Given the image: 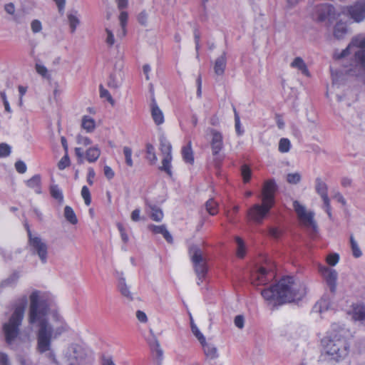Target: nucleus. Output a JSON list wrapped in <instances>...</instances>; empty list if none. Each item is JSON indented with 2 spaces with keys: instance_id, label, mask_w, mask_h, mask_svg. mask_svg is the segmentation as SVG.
Masks as SVG:
<instances>
[{
  "instance_id": "nucleus-1",
  "label": "nucleus",
  "mask_w": 365,
  "mask_h": 365,
  "mask_svg": "<svg viewBox=\"0 0 365 365\" xmlns=\"http://www.w3.org/2000/svg\"><path fill=\"white\" fill-rule=\"evenodd\" d=\"M28 322L31 325L38 327L36 331L37 351L44 354L48 351L49 359H54V354L51 351V341L63 332L66 328L61 327L53 329L49 323L47 316L49 312V306L44 296L39 291L33 292L30 297Z\"/></svg>"
},
{
  "instance_id": "nucleus-2",
  "label": "nucleus",
  "mask_w": 365,
  "mask_h": 365,
  "mask_svg": "<svg viewBox=\"0 0 365 365\" xmlns=\"http://www.w3.org/2000/svg\"><path fill=\"white\" fill-rule=\"evenodd\" d=\"M307 294L305 284L293 277H284L276 284L262 291V296L267 301L279 304L301 300Z\"/></svg>"
},
{
  "instance_id": "nucleus-3",
  "label": "nucleus",
  "mask_w": 365,
  "mask_h": 365,
  "mask_svg": "<svg viewBox=\"0 0 365 365\" xmlns=\"http://www.w3.org/2000/svg\"><path fill=\"white\" fill-rule=\"evenodd\" d=\"M349 335V331L344 325L333 323L327 336L322 339V353L329 359L337 362L347 359L350 352Z\"/></svg>"
},
{
  "instance_id": "nucleus-4",
  "label": "nucleus",
  "mask_w": 365,
  "mask_h": 365,
  "mask_svg": "<svg viewBox=\"0 0 365 365\" xmlns=\"http://www.w3.org/2000/svg\"><path fill=\"white\" fill-rule=\"evenodd\" d=\"M354 52V58L349 68L344 72L351 76H355L359 81H365V34H360L352 38L348 46L339 53L335 52L334 58L341 59Z\"/></svg>"
},
{
  "instance_id": "nucleus-5",
  "label": "nucleus",
  "mask_w": 365,
  "mask_h": 365,
  "mask_svg": "<svg viewBox=\"0 0 365 365\" xmlns=\"http://www.w3.org/2000/svg\"><path fill=\"white\" fill-rule=\"evenodd\" d=\"M28 304L26 295L17 299L13 313L9 320L4 323L2 331L6 344L14 349H17L21 342L20 327L24 317L25 310Z\"/></svg>"
},
{
  "instance_id": "nucleus-6",
  "label": "nucleus",
  "mask_w": 365,
  "mask_h": 365,
  "mask_svg": "<svg viewBox=\"0 0 365 365\" xmlns=\"http://www.w3.org/2000/svg\"><path fill=\"white\" fill-rule=\"evenodd\" d=\"M277 185L273 180L264 182L262 191V205L255 204L247 210V217L256 223H262L274 205Z\"/></svg>"
},
{
  "instance_id": "nucleus-7",
  "label": "nucleus",
  "mask_w": 365,
  "mask_h": 365,
  "mask_svg": "<svg viewBox=\"0 0 365 365\" xmlns=\"http://www.w3.org/2000/svg\"><path fill=\"white\" fill-rule=\"evenodd\" d=\"M189 255L197 277V284L202 282L208 272L207 258L197 245H192L189 248Z\"/></svg>"
},
{
  "instance_id": "nucleus-8",
  "label": "nucleus",
  "mask_w": 365,
  "mask_h": 365,
  "mask_svg": "<svg viewBox=\"0 0 365 365\" xmlns=\"http://www.w3.org/2000/svg\"><path fill=\"white\" fill-rule=\"evenodd\" d=\"M334 7L329 4H320L315 5L313 8L312 16L313 19L317 21H331L336 16Z\"/></svg>"
},
{
  "instance_id": "nucleus-9",
  "label": "nucleus",
  "mask_w": 365,
  "mask_h": 365,
  "mask_svg": "<svg viewBox=\"0 0 365 365\" xmlns=\"http://www.w3.org/2000/svg\"><path fill=\"white\" fill-rule=\"evenodd\" d=\"M29 242L34 252L38 255L41 262L45 264L47 261L48 247L45 242L38 237H34L29 227H27Z\"/></svg>"
},
{
  "instance_id": "nucleus-10",
  "label": "nucleus",
  "mask_w": 365,
  "mask_h": 365,
  "mask_svg": "<svg viewBox=\"0 0 365 365\" xmlns=\"http://www.w3.org/2000/svg\"><path fill=\"white\" fill-rule=\"evenodd\" d=\"M342 13L349 16L355 22L363 21L365 20V0H360L353 5L344 7Z\"/></svg>"
},
{
  "instance_id": "nucleus-11",
  "label": "nucleus",
  "mask_w": 365,
  "mask_h": 365,
  "mask_svg": "<svg viewBox=\"0 0 365 365\" xmlns=\"http://www.w3.org/2000/svg\"><path fill=\"white\" fill-rule=\"evenodd\" d=\"M293 207L299 219L305 225L314 226V213L312 212H307L306 207L297 200L293 202Z\"/></svg>"
},
{
  "instance_id": "nucleus-12",
  "label": "nucleus",
  "mask_w": 365,
  "mask_h": 365,
  "mask_svg": "<svg viewBox=\"0 0 365 365\" xmlns=\"http://www.w3.org/2000/svg\"><path fill=\"white\" fill-rule=\"evenodd\" d=\"M319 271L325 280L330 292L331 293H334L336 288V280L338 277L336 271L327 267H320Z\"/></svg>"
},
{
  "instance_id": "nucleus-13",
  "label": "nucleus",
  "mask_w": 365,
  "mask_h": 365,
  "mask_svg": "<svg viewBox=\"0 0 365 365\" xmlns=\"http://www.w3.org/2000/svg\"><path fill=\"white\" fill-rule=\"evenodd\" d=\"M274 277L273 272L263 267H259L252 275V283L255 285L265 284Z\"/></svg>"
},
{
  "instance_id": "nucleus-14",
  "label": "nucleus",
  "mask_w": 365,
  "mask_h": 365,
  "mask_svg": "<svg viewBox=\"0 0 365 365\" xmlns=\"http://www.w3.org/2000/svg\"><path fill=\"white\" fill-rule=\"evenodd\" d=\"M212 135L211 140L212 153L214 156L215 160L220 161L222 159L220 158L219 153L223 148V141L222 134L215 130H211Z\"/></svg>"
},
{
  "instance_id": "nucleus-15",
  "label": "nucleus",
  "mask_w": 365,
  "mask_h": 365,
  "mask_svg": "<svg viewBox=\"0 0 365 365\" xmlns=\"http://www.w3.org/2000/svg\"><path fill=\"white\" fill-rule=\"evenodd\" d=\"M118 277V289L121 295L128 302H132L135 299V294L130 292V287L125 282V278L123 273L116 271Z\"/></svg>"
},
{
  "instance_id": "nucleus-16",
  "label": "nucleus",
  "mask_w": 365,
  "mask_h": 365,
  "mask_svg": "<svg viewBox=\"0 0 365 365\" xmlns=\"http://www.w3.org/2000/svg\"><path fill=\"white\" fill-rule=\"evenodd\" d=\"M151 115L155 123L158 125L164 123V115L157 104L155 98L153 96L150 103Z\"/></svg>"
},
{
  "instance_id": "nucleus-17",
  "label": "nucleus",
  "mask_w": 365,
  "mask_h": 365,
  "mask_svg": "<svg viewBox=\"0 0 365 365\" xmlns=\"http://www.w3.org/2000/svg\"><path fill=\"white\" fill-rule=\"evenodd\" d=\"M148 229L155 234H161L168 243H173V237L167 230L165 225H149Z\"/></svg>"
},
{
  "instance_id": "nucleus-18",
  "label": "nucleus",
  "mask_w": 365,
  "mask_h": 365,
  "mask_svg": "<svg viewBox=\"0 0 365 365\" xmlns=\"http://www.w3.org/2000/svg\"><path fill=\"white\" fill-rule=\"evenodd\" d=\"M200 343L203 347V351L205 355L208 359H215L218 358L219 354L217 351V349L214 344L206 342L205 339L204 341H200Z\"/></svg>"
},
{
  "instance_id": "nucleus-19",
  "label": "nucleus",
  "mask_w": 365,
  "mask_h": 365,
  "mask_svg": "<svg viewBox=\"0 0 365 365\" xmlns=\"http://www.w3.org/2000/svg\"><path fill=\"white\" fill-rule=\"evenodd\" d=\"M227 65L226 53L224 51L220 56H219L214 63V71L217 76H222Z\"/></svg>"
},
{
  "instance_id": "nucleus-20",
  "label": "nucleus",
  "mask_w": 365,
  "mask_h": 365,
  "mask_svg": "<svg viewBox=\"0 0 365 365\" xmlns=\"http://www.w3.org/2000/svg\"><path fill=\"white\" fill-rule=\"evenodd\" d=\"M349 29L346 23L339 21L334 26L333 35L338 40L343 39L348 34Z\"/></svg>"
},
{
  "instance_id": "nucleus-21",
  "label": "nucleus",
  "mask_w": 365,
  "mask_h": 365,
  "mask_svg": "<svg viewBox=\"0 0 365 365\" xmlns=\"http://www.w3.org/2000/svg\"><path fill=\"white\" fill-rule=\"evenodd\" d=\"M123 75L120 70L115 71L109 76L107 85L110 88L117 89L122 83Z\"/></svg>"
},
{
  "instance_id": "nucleus-22",
  "label": "nucleus",
  "mask_w": 365,
  "mask_h": 365,
  "mask_svg": "<svg viewBox=\"0 0 365 365\" xmlns=\"http://www.w3.org/2000/svg\"><path fill=\"white\" fill-rule=\"evenodd\" d=\"M331 307V301L329 297L324 296L322 299L318 301L314 307V309L315 312L322 313L329 309Z\"/></svg>"
},
{
  "instance_id": "nucleus-23",
  "label": "nucleus",
  "mask_w": 365,
  "mask_h": 365,
  "mask_svg": "<svg viewBox=\"0 0 365 365\" xmlns=\"http://www.w3.org/2000/svg\"><path fill=\"white\" fill-rule=\"evenodd\" d=\"M315 190L322 200L329 197L327 194V185L320 178H317L315 180Z\"/></svg>"
},
{
  "instance_id": "nucleus-24",
  "label": "nucleus",
  "mask_w": 365,
  "mask_h": 365,
  "mask_svg": "<svg viewBox=\"0 0 365 365\" xmlns=\"http://www.w3.org/2000/svg\"><path fill=\"white\" fill-rule=\"evenodd\" d=\"M181 153L182 158L185 163L189 164H192L194 163L191 141H189L187 145L182 147Z\"/></svg>"
},
{
  "instance_id": "nucleus-25",
  "label": "nucleus",
  "mask_w": 365,
  "mask_h": 365,
  "mask_svg": "<svg viewBox=\"0 0 365 365\" xmlns=\"http://www.w3.org/2000/svg\"><path fill=\"white\" fill-rule=\"evenodd\" d=\"M73 357L78 361V363L84 361L88 356V351L79 345L73 346Z\"/></svg>"
},
{
  "instance_id": "nucleus-26",
  "label": "nucleus",
  "mask_w": 365,
  "mask_h": 365,
  "mask_svg": "<svg viewBox=\"0 0 365 365\" xmlns=\"http://www.w3.org/2000/svg\"><path fill=\"white\" fill-rule=\"evenodd\" d=\"M352 318L355 321H359L361 323L365 322V306H354L353 309Z\"/></svg>"
},
{
  "instance_id": "nucleus-27",
  "label": "nucleus",
  "mask_w": 365,
  "mask_h": 365,
  "mask_svg": "<svg viewBox=\"0 0 365 365\" xmlns=\"http://www.w3.org/2000/svg\"><path fill=\"white\" fill-rule=\"evenodd\" d=\"M26 185L35 190L37 194L41 193V176L40 175H35L31 178L26 181Z\"/></svg>"
},
{
  "instance_id": "nucleus-28",
  "label": "nucleus",
  "mask_w": 365,
  "mask_h": 365,
  "mask_svg": "<svg viewBox=\"0 0 365 365\" xmlns=\"http://www.w3.org/2000/svg\"><path fill=\"white\" fill-rule=\"evenodd\" d=\"M101 155V150L97 146H94L88 149L86 152V160L89 163L96 162Z\"/></svg>"
},
{
  "instance_id": "nucleus-29",
  "label": "nucleus",
  "mask_w": 365,
  "mask_h": 365,
  "mask_svg": "<svg viewBox=\"0 0 365 365\" xmlns=\"http://www.w3.org/2000/svg\"><path fill=\"white\" fill-rule=\"evenodd\" d=\"M81 126L88 133H91L96 128V122L91 117L88 115H84L82 118Z\"/></svg>"
},
{
  "instance_id": "nucleus-30",
  "label": "nucleus",
  "mask_w": 365,
  "mask_h": 365,
  "mask_svg": "<svg viewBox=\"0 0 365 365\" xmlns=\"http://www.w3.org/2000/svg\"><path fill=\"white\" fill-rule=\"evenodd\" d=\"M63 215L66 220L71 225H76L78 223L77 217L71 207L66 205L64 207Z\"/></svg>"
},
{
  "instance_id": "nucleus-31",
  "label": "nucleus",
  "mask_w": 365,
  "mask_h": 365,
  "mask_svg": "<svg viewBox=\"0 0 365 365\" xmlns=\"http://www.w3.org/2000/svg\"><path fill=\"white\" fill-rule=\"evenodd\" d=\"M150 218L156 222H160L163 218V212L160 208L154 205H149Z\"/></svg>"
},
{
  "instance_id": "nucleus-32",
  "label": "nucleus",
  "mask_w": 365,
  "mask_h": 365,
  "mask_svg": "<svg viewBox=\"0 0 365 365\" xmlns=\"http://www.w3.org/2000/svg\"><path fill=\"white\" fill-rule=\"evenodd\" d=\"M291 66L299 70L303 74L308 75L309 71L307 67L301 57H297L291 63Z\"/></svg>"
},
{
  "instance_id": "nucleus-33",
  "label": "nucleus",
  "mask_w": 365,
  "mask_h": 365,
  "mask_svg": "<svg viewBox=\"0 0 365 365\" xmlns=\"http://www.w3.org/2000/svg\"><path fill=\"white\" fill-rule=\"evenodd\" d=\"M19 277V274L17 272H14L9 277H7L6 279L3 280L0 283V287L5 288L9 287H13L17 282Z\"/></svg>"
},
{
  "instance_id": "nucleus-34",
  "label": "nucleus",
  "mask_w": 365,
  "mask_h": 365,
  "mask_svg": "<svg viewBox=\"0 0 365 365\" xmlns=\"http://www.w3.org/2000/svg\"><path fill=\"white\" fill-rule=\"evenodd\" d=\"M50 193L53 198L58 200L60 203L63 201V195L62 190L58 187L57 185H52L50 187Z\"/></svg>"
},
{
  "instance_id": "nucleus-35",
  "label": "nucleus",
  "mask_w": 365,
  "mask_h": 365,
  "mask_svg": "<svg viewBox=\"0 0 365 365\" xmlns=\"http://www.w3.org/2000/svg\"><path fill=\"white\" fill-rule=\"evenodd\" d=\"M171 160L172 155L164 156L162 160V166L160 168L161 170L165 171L169 176H172Z\"/></svg>"
},
{
  "instance_id": "nucleus-36",
  "label": "nucleus",
  "mask_w": 365,
  "mask_h": 365,
  "mask_svg": "<svg viewBox=\"0 0 365 365\" xmlns=\"http://www.w3.org/2000/svg\"><path fill=\"white\" fill-rule=\"evenodd\" d=\"M160 150L162 153L165 155H172V145L165 138H161L160 140Z\"/></svg>"
},
{
  "instance_id": "nucleus-37",
  "label": "nucleus",
  "mask_w": 365,
  "mask_h": 365,
  "mask_svg": "<svg viewBox=\"0 0 365 365\" xmlns=\"http://www.w3.org/2000/svg\"><path fill=\"white\" fill-rule=\"evenodd\" d=\"M76 14H77L76 11H74L73 13H70L68 14V20L71 33L75 32L77 26L80 23L79 19Z\"/></svg>"
},
{
  "instance_id": "nucleus-38",
  "label": "nucleus",
  "mask_w": 365,
  "mask_h": 365,
  "mask_svg": "<svg viewBox=\"0 0 365 365\" xmlns=\"http://www.w3.org/2000/svg\"><path fill=\"white\" fill-rule=\"evenodd\" d=\"M350 244L353 256L356 258L360 257L362 252L353 235L350 236Z\"/></svg>"
},
{
  "instance_id": "nucleus-39",
  "label": "nucleus",
  "mask_w": 365,
  "mask_h": 365,
  "mask_svg": "<svg viewBox=\"0 0 365 365\" xmlns=\"http://www.w3.org/2000/svg\"><path fill=\"white\" fill-rule=\"evenodd\" d=\"M146 153L147 159L152 163L154 164L157 161V156L155 152V148L153 145L148 143L146 145Z\"/></svg>"
},
{
  "instance_id": "nucleus-40",
  "label": "nucleus",
  "mask_w": 365,
  "mask_h": 365,
  "mask_svg": "<svg viewBox=\"0 0 365 365\" xmlns=\"http://www.w3.org/2000/svg\"><path fill=\"white\" fill-rule=\"evenodd\" d=\"M291 147L290 140L288 138H282L279 142V151L284 153L289 151Z\"/></svg>"
},
{
  "instance_id": "nucleus-41",
  "label": "nucleus",
  "mask_w": 365,
  "mask_h": 365,
  "mask_svg": "<svg viewBox=\"0 0 365 365\" xmlns=\"http://www.w3.org/2000/svg\"><path fill=\"white\" fill-rule=\"evenodd\" d=\"M190 327H191V330H192V334L195 336V337L198 339V341H204L205 337L200 332V331L197 328V325L194 323V321H193L192 317H190Z\"/></svg>"
},
{
  "instance_id": "nucleus-42",
  "label": "nucleus",
  "mask_w": 365,
  "mask_h": 365,
  "mask_svg": "<svg viewBox=\"0 0 365 365\" xmlns=\"http://www.w3.org/2000/svg\"><path fill=\"white\" fill-rule=\"evenodd\" d=\"M206 210L211 215H215L217 213V203L212 199H210L205 204Z\"/></svg>"
},
{
  "instance_id": "nucleus-43",
  "label": "nucleus",
  "mask_w": 365,
  "mask_h": 365,
  "mask_svg": "<svg viewBox=\"0 0 365 365\" xmlns=\"http://www.w3.org/2000/svg\"><path fill=\"white\" fill-rule=\"evenodd\" d=\"M150 332L151 333L152 336L148 339V343L150 346L152 353H154V349H158L160 347V345L156 336L153 334V331L150 330Z\"/></svg>"
},
{
  "instance_id": "nucleus-44",
  "label": "nucleus",
  "mask_w": 365,
  "mask_h": 365,
  "mask_svg": "<svg viewBox=\"0 0 365 365\" xmlns=\"http://www.w3.org/2000/svg\"><path fill=\"white\" fill-rule=\"evenodd\" d=\"M35 68H36V72L39 75H41L42 77H43L45 78H48V79L50 78V75L48 73V71L45 66H43L41 63H36Z\"/></svg>"
},
{
  "instance_id": "nucleus-45",
  "label": "nucleus",
  "mask_w": 365,
  "mask_h": 365,
  "mask_svg": "<svg viewBox=\"0 0 365 365\" xmlns=\"http://www.w3.org/2000/svg\"><path fill=\"white\" fill-rule=\"evenodd\" d=\"M234 113H235V130L238 135H242L244 133V130L241 128L240 119L238 113L237 112L235 108H233Z\"/></svg>"
},
{
  "instance_id": "nucleus-46",
  "label": "nucleus",
  "mask_w": 365,
  "mask_h": 365,
  "mask_svg": "<svg viewBox=\"0 0 365 365\" xmlns=\"http://www.w3.org/2000/svg\"><path fill=\"white\" fill-rule=\"evenodd\" d=\"M123 154L125 155V163L129 167H133V162L132 160V150L130 148L125 146L123 148Z\"/></svg>"
},
{
  "instance_id": "nucleus-47",
  "label": "nucleus",
  "mask_w": 365,
  "mask_h": 365,
  "mask_svg": "<svg viewBox=\"0 0 365 365\" xmlns=\"http://www.w3.org/2000/svg\"><path fill=\"white\" fill-rule=\"evenodd\" d=\"M153 354L156 365H162L163 360V351L161 347L154 349V353H153Z\"/></svg>"
},
{
  "instance_id": "nucleus-48",
  "label": "nucleus",
  "mask_w": 365,
  "mask_h": 365,
  "mask_svg": "<svg viewBox=\"0 0 365 365\" xmlns=\"http://www.w3.org/2000/svg\"><path fill=\"white\" fill-rule=\"evenodd\" d=\"M81 196L84 200L85 204L87 206L90 205V204L91 202V193H90L89 189L86 185L83 186V187L81 189Z\"/></svg>"
},
{
  "instance_id": "nucleus-49",
  "label": "nucleus",
  "mask_w": 365,
  "mask_h": 365,
  "mask_svg": "<svg viewBox=\"0 0 365 365\" xmlns=\"http://www.w3.org/2000/svg\"><path fill=\"white\" fill-rule=\"evenodd\" d=\"M11 148L7 143H0V157L1 158H6L11 153Z\"/></svg>"
},
{
  "instance_id": "nucleus-50",
  "label": "nucleus",
  "mask_w": 365,
  "mask_h": 365,
  "mask_svg": "<svg viewBox=\"0 0 365 365\" xmlns=\"http://www.w3.org/2000/svg\"><path fill=\"white\" fill-rule=\"evenodd\" d=\"M241 173H242V175L244 182H249L251 178V175H252V172H251L250 168L247 165H244L242 166Z\"/></svg>"
},
{
  "instance_id": "nucleus-51",
  "label": "nucleus",
  "mask_w": 365,
  "mask_h": 365,
  "mask_svg": "<svg viewBox=\"0 0 365 365\" xmlns=\"http://www.w3.org/2000/svg\"><path fill=\"white\" fill-rule=\"evenodd\" d=\"M240 210V207L238 205H235L232 208V211H227L226 213L227 218L230 223L235 222V215Z\"/></svg>"
},
{
  "instance_id": "nucleus-52",
  "label": "nucleus",
  "mask_w": 365,
  "mask_h": 365,
  "mask_svg": "<svg viewBox=\"0 0 365 365\" xmlns=\"http://www.w3.org/2000/svg\"><path fill=\"white\" fill-rule=\"evenodd\" d=\"M287 180L290 184H297L301 180V175L298 173H289L287 176Z\"/></svg>"
},
{
  "instance_id": "nucleus-53",
  "label": "nucleus",
  "mask_w": 365,
  "mask_h": 365,
  "mask_svg": "<svg viewBox=\"0 0 365 365\" xmlns=\"http://www.w3.org/2000/svg\"><path fill=\"white\" fill-rule=\"evenodd\" d=\"M235 241L237 244V256L240 257H243L245 255L244 242L239 237H236Z\"/></svg>"
},
{
  "instance_id": "nucleus-54",
  "label": "nucleus",
  "mask_w": 365,
  "mask_h": 365,
  "mask_svg": "<svg viewBox=\"0 0 365 365\" xmlns=\"http://www.w3.org/2000/svg\"><path fill=\"white\" fill-rule=\"evenodd\" d=\"M70 164V159L68 153H65L64 156L60 160L58 163V168L59 170H63L67 168Z\"/></svg>"
},
{
  "instance_id": "nucleus-55",
  "label": "nucleus",
  "mask_w": 365,
  "mask_h": 365,
  "mask_svg": "<svg viewBox=\"0 0 365 365\" xmlns=\"http://www.w3.org/2000/svg\"><path fill=\"white\" fill-rule=\"evenodd\" d=\"M31 28L33 33H39L42 30V24L39 20L34 19L31 23Z\"/></svg>"
},
{
  "instance_id": "nucleus-56",
  "label": "nucleus",
  "mask_w": 365,
  "mask_h": 365,
  "mask_svg": "<svg viewBox=\"0 0 365 365\" xmlns=\"http://www.w3.org/2000/svg\"><path fill=\"white\" fill-rule=\"evenodd\" d=\"M100 96L101 98H106L108 102L110 103H113V100L112 96L108 90L105 89L102 85L100 86Z\"/></svg>"
},
{
  "instance_id": "nucleus-57",
  "label": "nucleus",
  "mask_w": 365,
  "mask_h": 365,
  "mask_svg": "<svg viewBox=\"0 0 365 365\" xmlns=\"http://www.w3.org/2000/svg\"><path fill=\"white\" fill-rule=\"evenodd\" d=\"M15 168L18 173L23 174L26 173L27 167L24 161L18 160L15 163Z\"/></svg>"
},
{
  "instance_id": "nucleus-58",
  "label": "nucleus",
  "mask_w": 365,
  "mask_h": 365,
  "mask_svg": "<svg viewBox=\"0 0 365 365\" xmlns=\"http://www.w3.org/2000/svg\"><path fill=\"white\" fill-rule=\"evenodd\" d=\"M339 260V256L338 254L336 253L329 255L327 258V263L331 266L336 265L338 263Z\"/></svg>"
},
{
  "instance_id": "nucleus-59",
  "label": "nucleus",
  "mask_w": 365,
  "mask_h": 365,
  "mask_svg": "<svg viewBox=\"0 0 365 365\" xmlns=\"http://www.w3.org/2000/svg\"><path fill=\"white\" fill-rule=\"evenodd\" d=\"M148 15L147 12L145 11H143L139 14V15L138 16V21L141 25L146 26L147 21H148Z\"/></svg>"
},
{
  "instance_id": "nucleus-60",
  "label": "nucleus",
  "mask_w": 365,
  "mask_h": 365,
  "mask_svg": "<svg viewBox=\"0 0 365 365\" xmlns=\"http://www.w3.org/2000/svg\"><path fill=\"white\" fill-rule=\"evenodd\" d=\"M323 209L325 210V212L327 213L329 217L331 218V205H330V200L329 198L327 197L326 199H323Z\"/></svg>"
},
{
  "instance_id": "nucleus-61",
  "label": "nucleus",
  "mask_w": 365,
  "mask_h": 365,
  "mask_svg": "<svg viewBox=\"0 0 365 365\" xmlns=\"http://www.w3.org/2000/svg\"><path fill=\"white\" fill-rule=\"evenodd\" d=\"M234 323L237 328L242 329L245 324L244 317L242 315L236 316L234 320Z\"/></svg>"
},
{
  "instance_id": "nucleus-62",
  "label": "nucleus",
  "mask_w": 365,
  "mask_h": 365,
  "mask_svg": "<svg viewBox=\"0 0 365 365\" xmlns=\"http://www.w3.org/2000/svg\"><path fill=\"white\" fill-rule=\"evenodd\" d=\"M106 31L107 33V38H106V41L108 46H111L115 43L114 36H113L112 31L110 30H109L108 29H106Z\"/></svg>"
},
{
  "instance_id": "nucleus-63",
  "label": "nucleus",
  "mask_w": 365,
  "mask_h": 365,
  "mask_svg": "<svg viewBox=\"0 0 365 365\" xmlns=\"http://www.w3.org/2000/svg\"><path fill=\"white\" fill-rule=\"evenodd\" d=\"M103 172H104V175L108 179V180H110L112 179L114 175H115V173L113 172V170H112V168L108 166V165H105L104 168H103Z\"/></svg>"
},
{
  "instance_id": "nucleus-64",
  "label": "nucleus",
  "mask_w": 365,
  "mask_h": 365,
  "mask_svg": "<svg viewBox=\"0 0 365 365\" xmlns=\"http://www.w3.org/2000/svg\"><path fill=\"white\" fill-rule=\"evenodd\" d=\"M136 318L141 323H146L148 322V317L146 314L140 310L136 312Z\"/></svg>"
}]
</instances>
